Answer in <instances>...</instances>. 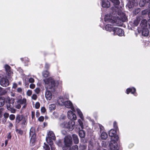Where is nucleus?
<instances>
[{
	"label": "nucleus",
	"instance_id": "f257e3e1",
	"mask_svg": "<svg viewBox=\"0 0 150 150\" xmlns=\"http://www.w3.org/2000/svg\"><path fill=\"white\" fill-rule=\"evenodd\" d=\"M43 81L45 83V88H46L45 97L47 100H50L52 98V94L48 89H51L52 91H54L57 86L59 81H55L52 77L44 79Z\"/></svg>",
	"mask_w": 150,
	"mask_h": 150
},
{
	"label": "nucleus",
	"instance_id": "f03ea898",
	"mask_svg": "<svg viewBox=\"0 0 150 150\" xmlns=\"http://www.w3.org/2000/svg\"><path fill=\"white\" fill-rule=\"evenodd\" d=\"M118 14L119 17H116L108 14L105 15V21L107 23L110 22L114 25L119 26L122 22L125 21L127 18L125 14L122 13V11H120V13L118 12Z\"/></svg>",
	"mask_w": 150,
	"mask_h": 150
},
{
	"label": "nucleus",
	"instance_id": "7ed1b4c3",
	"mask_svg": "<svg viewBox=\"0 0 150 150\" xmlns=\"http://www.w3.org/2000/svg\"><path fill=\"white\" fill-rule=\"evenodd\" d=\"M72 142V137L70 135L65 137L64 138V143L65 146L62 147L63 150H70V147Z\"/></svg>",
	"mask_w": 150,
	"mask_h": 150
},
{
	"label": "nucleus",
	"instance_id": "20e7f679",
	"mask_svg": "<svg viewBox=\"0 0 150 150\" xmlns=\"http://www.w3.org/2000/svg\"><path fill=\"white\" fill-rule=\"evenodd\" d=\"M75 124L74 121L70 120L68 122H64L60 124V126L62 127L67 128L69 130L71 131L74 129Z\"/></svg>",
	"mask_w": 150,
	"mask_h": 150
},
{
	"label": "nucleus",
	"instance_id": "39448f33",
	"mask_svg": "<svg viewBox=\"0 0 150 150\" xmlns=\"http://www.w3.org/2000/svg\"><path fill=\"white\" fill-rule=\"evenodd\" d=\"M55 139L56 137L53 132L52 131H49L46 139L47 143L51 146L53 144L52 140H54Z\"/></svg>",
	"mask_w": 150,
	"mask_h": 150
},
{
	"label": "nucleus",
	"instance_id": "423d86ee",
	"mask_svg": "<svg viewBox=\"0 0 150 150\" xmlns=\"http://www.w3.org/2000/svg\"><path fill=\"white\" fill-rule=\"evenodd\" d=\"M109 135L111 137V141H115L116 142L118 140L119 137L116 135V130L113 129H111L109 132Z\"/></svg>",
	"mask_w": 150,
	"mask_h": 150
},
{
	"label": "nucleus",
	"instance_id": "0eeeda50",
	"mask_svg": "<svg viewBox=\"0 0 150 150\" xmlns=\"http://www.w3.org/2000/svg\"><path fill=\"white\" fill-rule=\"evenodd\" d=\"M113 35H118L119 36H122L124 35V32L122 29L118 27H115L113 30Z\"/></svg>",
	"mask_w": 150,
	"mask_h": 150
},
{
	"label": "nucleus",
	"instance_id": "6e6552de",
	"mask_svg": "<svg viewBox=\"0 0 150 150\" xmlns=\"http://www.w3.org/2000/svg\"><path fill=\"white\" fill-rule=\"evenodd\" d=\"M98 126L99 127L100 129V133L102 132L101 134V137L102 139H105L108 137L107 134L105 132H104V128L100 124H98Z\"/></svg>",
	"mask_w": 150,
	"mask_h": 150
},
{
	"label": "nucleus",
	"instance_id": "1a4fd4ad",
	"mask_svg": "<svg viewBox=\"0 0 150 150\" xmlns=\"http://www.w3.org/2000/svg\"><path fill=\"white\" fill-rule=\"evenodd\" d=\"M65 98L67 99H69V96H67L66 98H65L64 96H59L58 98L57 102L56 103H57L59 105L62 106L64 105V102L65 101Z\"/></svg>",
	"mask_w": 150,
	"mask_h": 150
},
{
	"label": "nucleus",
	"instance_id": "9d476101",
	"mask_svg": "<svg viewBox=\"0 0 150 150\" xmlns=\"http://www.w3.org/2000/svg\"><path fill=\"white\" fill-rule=\"evenodd\" d=\"M0 84L2 86L6 87L9 85V82L6 77H3L0 79Z\"/></svg>",
	"mask_w": 150,
	"mask_h": 150
},
{
	"label": "nucleus",
	"instance_id": "9b49d317",
	"mask_svg": "<svg viewBox=\"0 0 150 150\" xmlns=\"http://www.w3.org/2000/svg\"><path fill=\"white\" fill-rule=\"evenodd\" d=\"M138 32L139 33H141L144 36H147L149 33V32L147 28H138Z\"/></svg>",
	"mask_w": 150,
	"mask_h": 150
},
{
	"label": "nucleus",
	"instance_id": "f8f14e48",
	"mask_svg": "<svg viewBox=\"0 0 150 150\" xmlns=\"http://www.w3.org/2000/svg\"><path fill=\"white\" fill-rule=\"evenodd\" d=\"M110 150H119L117 149L118 145L117 142L115 141L112 140L110 142L109 144Z\"/></svg>",
	"mask_w": 150,
	"mask_h": 150
},
{
	"label": "nucleus",
	"instance_id": "ddd939ff",
	"mask_svg": "<svg viewBox=\"0 0 150 150\" xmlns=\"http://www.w3.org/2000/svg\"><path fill=\"white\" fill-rule=\"evenodd\" d=\"M75 111H73L72 110H69L68 112V117L69 119L71 120H75L76 119V115L74 112Z\"/></svg>",
	"mask_w": 150,
	"mask_h": 150
},
{
	"label": "nucleus",
	"instance_id": "4468645a",
	"mask_svg": "<svg viewBox=\"0 0 150 150\" xmlns=\"http://www.w3.org/2000/svg\"><path fill=\"white\" fill-rule=\"evenodd\" d=\"M64 105L68 108H70L71 110L75 111V109L74 108L73 104L70 100L66 101L65 102Z\"/></svg>",
	"mask_w": 150,
	"mask_h": 150
},
{
	"label": "nucleus",
	"instance_id": "2eb2a0df",
	"mask_svg": "<svg viewBox=\"0 0 150 150\" xmlns=\"http://www.w3.org/2000/svg\"><path fill=\"white\" fill-rule=\"evenodd\" d=\"M4 68L5 69L6 74L8 76H11L13 74V72L11 69L10 67L7 64L4 65Z\"/></svg>",
	"mask_w": 150,
	"mask_h": 150
},
{
	"label": "nucleus",
	"instance_id": "dca6fc26",
	"mask_svg": "<svg viewBox=\"0 0 150 150\" xmlns=\"http://www.w3.org/2000/svg\"><path fill=\"white\" fill-rule=\"evenodd\" d=\"M136 89L134 87L129 88H127L126 90V93L127 94H128L130 93L133 94L134 96H137V93H136Z\"/></svg>",
	"mask_w": 150,
	"mask_h": 150
},
{
	"label": "nucleus",
	"instance_id": "f3484780",
	"mask_svg": "<svg viewBox=\"0 0 150 150\" xmlns=\"http://www.w3.org/2000/svg\"><path fill=\"white\" fill-rule=\"evenodd\" d=\"M6 102L7 103V105L13 106L15 102V100L13 98L7 97L6 98Z\"/></svg>",
	"mask_w": 150,
	"mask_h": 150
},
{
	"label": "nucleus",
	"instance_id": "a211bd4d",
	"mask_svg": "<svg viewBox=\"0 0 150 150\" xmlns=\"http://www.w3.org/2000/svg\"><path fill=\"white\" fill-rule=\"evenodd\" d=\"M110 3L108 0H103L102 6L104 8H109L110 6Z\"/></svg>",
	"mask_w": 150,
	"mask_h": 150
},
{
	"label": "nucleus",
	"instance_id": "6ab92c4d",
	"mask_svg": "<svg viewBox=\"0 0 150 150\" xmlns=\"http://www.w3.org/2000/svg\"><path fill=\"white\" fill-rule=\"evenodd\" d=\"M112 3H113L114 6L117 8V9H119L121 11L122 9V7H121L120 9L119 8L118 6V5H119L120 3V2L119 0H110Z\"/></svg>",
	"mask_w": 150,
	"mask_h": 150
},
{
	"label": "nucleus",
	"instance_id": "aec40b11",
	"mask_svg": "<svg viewBox=\"0 0 150 150\" xmlns=\"http://www.w3.org/2000/svg\"><path fill=\"white\" fill-rule=\"evenodd\" d=\"M147 24L148 21H147L145 19L142 20L140 24L141 26V28H147Z\"/></svg>",
	"mask_w": 150,
	"mask_h": 150
},
{
	"label": "nucleus",
	"instance_id": "412c9836",
	"mask_svg": "<svg viewBox=\"0 0 150 150\" xmlns=\"http://www.w3.org/2000/svg\"><path fill=\"white\" fill-rule=\"evenodd\" d=\"M114 28L110 24H108L105 26V29L107 31L111 32V31H113Z\"/></svg>",
	"mask_w": 150,
	"mask_h": 150
},
{
	"label": "nucleus",
	"instance_id": "4be33fe9",
	"mask_svg": "<svg viewBox=\"0 0 150 150\" xmlns=\"http://www.w3.org/2000/svg\"><path fill=\"white\" fill-rule=\"evenodd\" d=\"M72 137L74 143L76 144H78L79 142V140L77 135L75 134H73Z\"/></svg>",
	"mask_w": 150,
	"mask_h": 150
},
{
	"label": "nucleus",
	"instance_id": "5701e85b",
	"mask_svg": "<svg viewBox=\"0 0 150 150\" xmlns=\"http://www.w3.org/2000/svg\"><path fill=\"white\" fill-rule=\"evenodd\" d=\"M80 128H78L77 129L79 131V135L80 137L83 138L85 136V133L84 131L83 130H80Z\"/></svg>",
	"mask_w": 150,
	"mask_h": 150
},
{
	"label": "nucleus",
	"instance_id": "b1692460",
	"mask_svg": "<svg viewBox=\"0 0 150 150\" xmlns=\"http://www.w3.org/2000/svg\"><path fill=\"white\" fill-rule=\"evenodd\" d=\"M21 61L24 63L25 66H27L28 65V62H29V59L28 58L26 57L24 58H21Z\"/></svg>",
	"mask_w": 150,
	"mask_h": 150
},
{
	"label": "nucleus",
	"instance_id": "393cba45",
	"mask_svg": "<svg viewBox=\"0 0 150 150\" xmlns=\"http://www.w3.org/2000/svg\"><path fill=\"white\" fill-rule=\"evenodd\" d=\"M150 0H142L139 3V5L140 7H143L145 5L146 3H147L149 2Z\"/></svg>",
	"mask_w": 150,
	"mask_h": 150
},
{
	"label": "nucleus",
	"instance_id": "a878e982",
	"mask_svg": "<svg viewBox=\"0 0 150 150\" xmlns=\"http://www.w3.org/2000/svg\"><path fill=\"white\" fill-rule=\"evenodd\" d=\"M76 111L79 117L82 120H83L84 117L83 113L81 110L79 108H77Z\"/></svg>",
	"mask_w": 150,
	"mask_h": 150
},
{
	"label": "nucleus",
	"instance_id": "bb28decb",
	"mask_svg": "<svg viewBox=\"0 0 150 150\" xmlns=\"http://www.w3.org/2000/svg\"><path fill=\"white\" fill-rule=\"evenodd\" d=\"M23 118V115H17L16 118V122L18 123Z\"/></svg>",
	"mask_w": 150,
	"mask_h": 150
},
{
	"label": "nucleus",
	"instance_id": "cd10ccee",
	"mask_svg": "<svg viewBox=\"0 0 150 150\" xmlns=\"http://www.w3.org/2000/svg\"><path fill=\"white\" fill-rule=\"evenodd\" d=\"M18 102L21 105H27V100L26 98H23L18 100Z\"/></svg>",
	"mask_w": 150,
	"mask_h": 150
},
{
	"label": "nucleus",
	"instance_id": "c85d7f7f",
	"mask_svg": "<svg viewBox=\"0 0 150 150\" xmlns=\"http://www.w3.org/2000/svg\"><path fill=\"white\" fill-rule=\"evenodd\" d=\"M35 129L33 127H32L30 129V137H33L35 136Z\"/></svg>",
	"mask_w": 150,
	"mask_h": 150
},
{
	"label": "nucleus",
	"instance_id": "c756f323",
	"mask_svg": "<svg viewBox=\"0 0 150 150\" xmlns=\"http://www.w3.org/2000/svg\"><path fill=\"white\" fill-rule=\"evenodd\" d=\"M150 9H145L142 11V17H144L147 15V14H148V13L149 12Z\"/></svg>",
	"mask_w": 150,
	"mask_h": 150
},
{
	"label": "nucleus",
	"instance_id": "7c9ffc66",
	"mask_svg": "<svg viewBox=\"0 0 150 150\" xmlns=\"http://www.w3.org/2000/svg\"><path fill=\"white\" fill-rule=\"evenodd\" d=\"M13 106H10L9 105H7V109L10 111L11 113H15L16 112V110L13 108Z\"/></svg>",
	"mask_w": 150,
	"mask_h": 150
},
{
	"label": "nucleus",
	"instance_id": "2f4dec72",
	"mask_svg": "<svg viewBox=\"0 0 150 150\" xmlns=\"http://www.w3.org/2000/svg\"><path fill=\"white\" fill-rule=\"evenodd\" d=\"M27 123V120L26 119L24 118L23 120L21 123L22 127L24 128L25 127Z\"/></svg>",
	"mask_w": 150,
	"mask_h": 150
},
{
	"label": "nucleus",
	"instance_id": "473e14b6",
	"mask_svg": "<svg viewBox=\"0 0 150 150\" xmlns=\"http://www.w3.org/2000/svg\"><path fill=\"white\" fill-rule=\"evenodd\" d=\"M5 99L4 97H0V107L3 106L5 103Z\"/></svg>",
	"mask_w": 150,
	"mask_h": 150
},
{
	"label": "nucleus",
	"instance_id": "72a5a7b5",
	"mask_svg": "<svg viewBox=\"0 0 150 150\" xmlns=\"http://www.w3.org/2000/svg\"><path fill=\"white\" fill-rule=\"evenodd\" d=\"M49 72L47 70L44 71L42 72V76L45 78L48 77L49 76Z\"/></svg>",
	"mask_w": 150,
	"mask_h": 150
},
{
	"label": "nucleus",
	"instance_id": "f704fd0d",
	"mask_svg": "<svg viewBox=\"0 0 150 150\" xmlns=\"http://www.w3.org/2000/svg\"><path fill=\"white\" fill-rule=\"evenodd\" d=\"M49 108L50 110H54L55 109L56 106L54 104H52L49 105Z\"/></svg>",
	"mask_w": 150,
	"mask_h": 150
},
{
	"label": "nucleus",
	"instance_id": "c9c22d12",
	"mask_svg": "<svg viewBox=\"0 0 150 150\" xmlns=\"http://www.w3.org/2000/svg\"><path fill=\"white\" fill-rule=\"evenodd\" d=\"M140 20V19L139 17H137L136 19L134 21V24L135 25L137 26L139 23Z\"/></svg>",
	"mask_w": 150,
	"mask_h": 150
},
{
	"label": "nucleus",
	"instance_id": "e433bc0d",
	"mask_svg": "<svg viewBox=\"0 0 150 150\" xmlns=\"http://www.w3.org/2000/svg\"><path fill=\"white\" fill-rule=\"evenodd\" d=\"M0 92L1 94L3 95L5 94L6 93L7 91L6 89H3L2 88L0 87Z\"/></svg>",
	"mask_w": 150,
	"mask_h": 150
},
{
	"label": "nucleus",
	"instance_id": "4c0bfd02",
	"mask_svg": "<svg viewBox=\"0 0 150 150\" xmlns=\"http://www.w3.org/2000/svg\"><path fill=\"white\" fill-rule=\"evenodd\" d=\"M16 132L17 133L21 135H22L23 134V131L20 129H16Z\"/></svg>",
	"mask_w": 150,
	"mask_h": 150
},
{
	"label": "nucleus",
	"instance_id": "58836bf2",
	"mask_svg": "<svg viewBox=\"0 0 150 150\" xmlns=\"http://www.w3.org/2000/svg\"><path fill=\"white\" fill-rule=\"evenodd\" d=\"M78 122L81 129H83V125L82 122L80 119H79L78 120Z\"/></svg>",
	"mask_w": 150,
	"mask_h": 150
},
{
	"label": "nucleus",
	"instance_id": "ea45409f",
	"mask_svg": "<svg viewBox=\"0 0 150 150\" xmlns=\"http://www.w3.org/2000/svg\"><path fill=\"white\" fill-rule=\"evenodd\" d=\"M32 93V91L30 90H28L26 92L27 95L29 96H30Z\"/></svg>",
	"mask_w": 150,
	"mask_h": 150
},
{
	"label": "nucleus",
	"instance_id": "a19ab883",
	"mask_svg": "<svg viewBox=\"0 0 150 150\" xmlns=\"http://www.w3.org/2000/svg\"><path fill=\"white\" fill-rule=\"evenodd\" d=\"M44 146L43 147V148L45 149V150H50V147L48 145L46 144L45 143H44Z\"/></svg>",
	"mask_w": 150,
	"mask_h": 150
},
{
	"label": "nucleus",
	"instance_id": "79ce46f5",
	"mask_svg": "<svg viewBox=\"0 0 150 150\" xmlns=\"http://www.w3.org/2000/svg\"><path fill=\"white\" fill-rule=\"evenodd\" d=\"M56 144L59 146H61L62 145V144L61 140H59L56 142Z\"/></svg>",
	"mask_w": 150,
	"mask_h": 150
},
{
	"label": "nucleus",
	"instance_id": "37998d69",
	"mask_svg": "<svg viewBox=\"0 0 150 150\" xmlns=\"http://www.w3.org/2000/svg\"><path fill=\"white\" fill-rule=\"evenodd\" d=\"M78 146L76 145L72 146L71 147V150H78Z\"/></svg>",
	"mask_w": 150,
	"mask_h": 150
},
{
	"label": "nucleus",
	"instance_id": "c03bdc74",
	"mask_svg": "<svg viewBox=\"0 0 150 150\" xmlns=\"http://www.w3.org/2000/svg\"><path fill=\"white\" fill-rule=\"evenodd\" d=\"M140 9L139 8H137L135 9L134 11V13L135 15L137 14L140 11Z\"/></svg>",
	"mask_w": 150,
	"mask_h": 150
},
{
	"label": "nucleus",
	"instance_id": "a18cd8bd",
	"mask_svg": "<svg viewBox=\"0 0 150 150\" xmlns=\"http://www.w3.org/2000/svg\"><path fill=\"white\" fill-rule=\"evenodd\" d=\"M113 126L114 128L116 129H118V127L117 126V123L116 121H114L113 124Z\"/></svg>",
	"mask_w": 150,
	"mask_h": 150
},
{
	"label": "nucleus",
	"instance_id": "49530a36",
	"mask_svg": "<svg viewBox=\"0 0 150 150\" xmlns=\"http://www.w3.org/2000/svg\"><path fill=\"white\" fill-rule=\"evenodd\" d=\"M37 98V96L35 94H33L31 97L32 99L35 100H36Z\"/></svg>",
	"mask_w": 150,
	"mask_h": 150
},
{
	"label": "nucleus",
	"instance_id": "de8ad7c7",
	"mask_svg": "<svg viewBox=\"0 0 150 150\" xmlns=\"http://www.w3.org/2000/svg\"><path fill=\"white\" fill-rule=\"evenodd\" d=\"M40 106V104L39 102H36L35 105V107L36 109H38Z\"/></svg>",
	"mask_w": 150,
	"mask_h": 150
},
{
	"label": "nucleus",
	"instance_id": "09e8293b",
	"mask_svg": "<svg viewBox=\"0 0 150 150\" xmlns=\"http://www.w3.org/2000/svg\"><path fill=\"white\" fill-rule=\"evenodd\" d=\"M9 117L10 120H13L15 119V115H14L11 114L9 116Z\"/></svg>",
	"mask_w": 150,
	"mask_h": 150
},
{
	"label": "nucleus",
	"instance_id": "8fccbe9b",
	"mask_svg": "<svg viewBox=\"0 0 150 150\" xmlns=\"http://www.w3.org/2000/svg\"><path fill=\"white\" fill-rule=\"evenodd\" d=\"M34 91L36 94H38L40 92V89L39 88H37L34 90Z\"/></svg>",
	"mask_w": 150,
	"mask_h": 150
},
{
	"label": "nucleus",
	"instance_id": "3c124183",
	"mask_svg": "<svg viewBox=\"0 0 150 150\" xmlns=\"http://www.w3.org/2000/svg\"><path fill=\"white\" fill-rule=\"evenodd\" d=\"M38 119L40 122H43L44 120V117L42 116H41L38 118Z\"/></svg>",
	"mask_w": 150,
	"mask_h": 150
},
{
	"label": "nucleus",
	"instance_id": "603ef678",
	"mask_svg": "<svg viewBox=\"0 0 150 150\" xmlns=\"http://www.w3.org/2000/svg\"><path fill=\"white\" fill-rule=\"evenodd\" d=\"M29 87L30 88L33 89L35 88V85L33 83H31Z\"/></svg>",
	"mask_w": 150,
	"mask_h": 150
},
{
	"label": "nucleus",
	"instance_id": "864d4df0",
	"mask_svg": "<svg viewBox=\"0 0 150 150\" xmlns=\"http://www.w3.org/2000/svg\"><path fill=\"white\" fill-rule=\"evenodd\" d=\"M86 118L88 119L89 121H91L92 122V123H93L94 122V121L93 120L91 119V117L89 116H87L86 117Z\"/></svg>",
	"mask_w": 150,
	"mask_h": 150
},
{
	"label": "nucleus",
	"instance_id": "5fc2aeb1",
	"mask_svg": "<svg viewBox=\"0 0 150 150\" xmlns=\"http://www.w3.org/2000/svg\"><path fill=\"white\" fill-rule=\"evenodd\" d=\"M9 114L7 113H5L4 115V117L6 119L9 116Z\"/></svg>",
	"mask_w": 150,
	"mask_h": 150
},
{
	"label": "nucleus",
	"instance_id": "6e6d98bb",
	"mask_svg": "<svg viewBox=\"0 0 150 150\" xmlns=\"http://www.w3.org/2000/svg\"><path fill=\"white\" fill-rule=\"evenodd\" d=\"M34 81V79L32 78H30L29 79V82L30 83H33Z\"/></svg>",
	"mask_w": 150,
	"mask_h": 150
},
{
	"label": "nucleus",
	"instance_id": "4d7b16f0",
	"mask_svg": "<svg viewBox=\"0 0 150 150\" xmlns=\"http://www.w3.org/2000/svg\"><path fill=\"white\" fill-rule=\"evenodd\" d=\"M41 111L42 112L44 113L46 111V109L44 107H42L41 108Z\"/></svg>",
	"mask_w": 150,
	"mask_h": 150
},
{
	"label": "nucleus",
	"instance_id": "13d9d810",
	"mask_svg": "<svg viewBox=\"0 0 150 150\" xmlns=\"http://www.w3.org/2000/svg\"><path fill=\"white\" fill-rule=\"evenodd\" d=\"M17 91L18 92L21 93L22 91V89L21 88H18L17 89Z\"/></svg>",
	"mask_w": 150,
	"mask_h": 150
},
{
	"label": "nucleus",
	"instance_id": "bf43d9fd",
	"mask_svg": "<svg viewBox=\"0 0 150 150\" xmlns=\"http://www.w3.org/2000/svg\"><path fill=\"white\" fill-rule=\"evenodd\" d=\"M50 65L49 64L47 63H46L45 65V67L46 69H48L50 67Z\"/></svg>",
	"mask_w": 150,
	"mask_h": 150
},
{
	"label": "nucleus",
	"instance_id": "052dcab7",
	"mask_svg": "<svg viewBox=\"0 0 150 150\" xmlns=\"http://www.w3.org/2000/svg\"><path fill=\"white\" fill-rule=\"evenodd\" d=\"M132 0V2H131V1H129V3H130V4L131 5V7H132V6H133L134 4V0Z\"/></svg>",
	"mask_w": 150,
	"mask_h": 150
},
{
	"label": "nucleus",
	"instance_id": "680f3d73",
	"mask_svg": "<svg viewBox=\"0 0 150 150\" xmlns=\"http://www.w3.org/2000/svg\"><path fill=\"white\" fill-rule=\"evenodd\" d=\"M21 107V105L20 104H18V105H16L15 106L16 108L18 109H20Z\"/></svg>",
	"mask_w": 150,
	"mask_h": 150
},
{
	"label": "nucleus",
	"instance_id": "e2e57ef3",
	"mask_svg": "<svg viewBox=\"0 0 150 150\" xmlns=\"http://www.w3.org/2000/svg\"><path fill=\"white\" fill-rule=\"evenodd\" d=\"M35 113L33 111H32L31 112L32 118L33 119L34 117H35Z\"/></svg>",
	"mask_w": 150,
	"mask_h": 150
},
{
	"label": "nucleus",
	"instance_id": "0e129e2a",
	"mask_svg": "<svg viewBox=\"0 0 150 150\" xmlns=\"http://www.w3.org/2000/svg\"><path fill=\"white\" fill-rule=\"evenodd\" d=\"M17 84H16V83H13V87H12V88L15 89L17 87Z\"/></svg>",
	"mask_w": 150,
	"mask_h": 150
},
{
	"label": "nucleus",
	"instance_id": "69168bd1",
	"mask_svg": "<svg viewBox=\"0 0 150 150\" xmlns=\"http://www.w3.org/2000/svg\"><path fill=\"white\" fill-rule=\"evenodd\" d=\"M62 133L63 135H64L66 134L67 132L65 130H63L62 131Z\"/></svg>",
	"mask_w": 150,
	"mask_h": 150
},
{
	"label": "nucleus",
	"instance_id": "338daca9",
	"mask_svg": "<svg viewBox=\"0 0 150 150\" xmlns=\"http://www.w3.org/2000/svg\"><path fill=\"white\" fill-rule=\"evenodd\" d=\"M66 117L65 115H61L60 118L61 119H64Z\"/></svg>",
	"mask_w": 150,
	"mask_h": 150
},
{
	"label": "nucleus",
	"instance_id": "774afa93",
	"mask_svg": "<svg viewBox=\"0 0 150 150\" xmlns=\"http://www.w3.org/2000/svg\"><path fill=\"white\" fill-rule=\"evenodd\" d=\"M52 145L53 144L51 145L50 146H51V150H55V148Z\"/></svg>",
	"mask_w": 150,
	"mask_h": 150
}]
</instances>
